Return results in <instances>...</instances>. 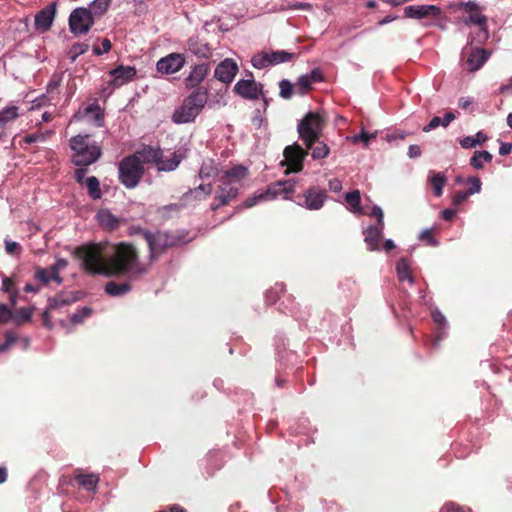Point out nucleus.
I'll return each instance as SVG.
<instances>
[{
	"instance_id": "e433bc0d",
	"label": "nucleus",
	"mask_w": 512,
	"mask_h": 512,
	"mask_svg": "<svg viewBox=\"0 0 512 512\" xmlns=\"http://www.w3.org/2000/svg\"><path fill=\"white\" fill-rule=\"evenodd\" d=\"M77 479L79 484L89 491L94 490L99 482L98 476L94 474L78 475Z\"/></svg>"
},
{
	"instance_id": "9b49d317",
	"label": "nucleus",
	"mask_w": 512,
	"mask_h": 512,
	"mask_svg": "<svg viewBox=\"0 0 512 512\" xmlns=\"http://www.w3.org/2000/svg\"><path fill=\"white\" fill-rule=\"evenodd\" d=\"M185 57L180 53H171L158 60L157 71L162 74H173L180 71L185 65Z\"/></svg>"
},
{
	"instance_id": "39448f33",
	"label": "nucleus",
	"mask_w": 512,
	"mask_h": 512,
	"mask_svg": "<svg viewBox=\"0 0 512 512\" xmlns=\"http://www.w3.org/2000/svg\"><path fill=\"white\" fill-rule=\"evenodd\" d=\"M294 189V183L290 181H279L270 185L265 191L257 192L248 197L244 201L243 207L251 208L259 202L273 200L280 195L283 196V198L288 199L290 194L294 192Z\"/></svg>"
},
{
	"instance_id": "864d4df0",
	"label": "nucleus",
	"mask_w": 512,
	"mask_h": 512,
	"mask_svg": "<svg viewBox=\"0 0 512 512\" xmlns=\"http://www.w3.org/2000/svg\"><path fill=\"white\" fill-rule=\"evenodd\" d=\"M469 195H471V194L468 191L467 192H463V191L457 192L452 199V203L454 205H460L467 199V197Z\"/></svg>"
},
{
	"instance_id": "5fc2aeb1",
	"label": "nucleus",
	"mask_w": 512,
	"mask_h": 512,
	"mask_svg": "<svg viewBox=\"0 0 512 512\" xmlns=\"http://www.w3.org/2000/svg\"><path fill=\"white\" fill-rule=\"evenodd\" d=\"M461 9H463L466 13L470 14L479 10L478 5L473 1H468L466 3L461 4Z\"/></svg>"
},
{
	"instance_id": "6ab92c4d",
	"label": "nucleus",
	"mask_w": 512,
	"mask_h": 512,
	"mask_svg": "<svg viewBox=\"0 0 512 512\" xmlns=\"http://www.w3.org/2000/svg\"><path fill=\"white\" fill-rule=\"evenodd\" d=\"M209 72L207 64L195 65L190 71L189 75L185 78L184 82L187 88L197 87L206 78Z\"/></svg>"
},
{
	"instance_id": "dca6fc26",
	"label": "nucleus",
	"mask_w": 512,
	"mask_h": 512,
	"mask_svg": "<svg viewBox=\"0 0 512 512\" xmlns=\"http://www.w3.org/2000/svg\"><path fill=\"white\" fill-rule=\"evenodd\" d=\"M234 91L243 98L257 99L261 93V85L253 79H242L235 84Z\"/></svg>"
},
{
	"instance_id": "4c0bfd02",
	"label": "nucleus",
	"mask_w": 512,
	"mask_h": 512,
	"mask_svg": "<svg viewBox=\"0 0 512 512\" xmlns=\"http://www.w3.org/2000/svg\"><path fill=\"white\" fill-rule=\"evenodd\" d=\"M313 81L310 79V77L305 74L298 78V81L295 85V89L299 94H305L312 86Z\"/></svg>"
},
{
	"instance_id": "c756f323",
	"label": "nucleus",
	"mask_w": 512,
	"mask_h": 512,
	"mask_svg": "<svg viewBox=\"0 0 512 512\" xmlns=\"http://www.w3.org/2000/svg\"><path fill=\"white\" fill-rule=\"evenodd\" d=\"M396 271L399 281H408L413 284L414 279L411 275L410 266L406 259H400L396 264Z\"/></svg>"
},
{
	"instance_id": "a19ab883",
	"label": "nucleus",
	"mask_w": 512,
	"mask_h": 512,
	"mask_svg": "<svg viewBox=\"0 0 512 512\" xmlns=\"http://www.w3.org/2000/svg\"><path fill=\"white\" fill-rule=\"evenodd\" d=\"M87 50H88L87 44L76 43L71 47V49L69 51V56L72 61H75L78 56L84 54Z\"/></svg>"
},
{
	"instance_id": "37998d69",
	"label": "nucleus",
	"mask_w": 512,
	"mask_h": 512,
	"mask_svg": "<svg viewBox=\"0 0 512 512\" xmlns=\"http://www.w3.org/2000/svg\"><path fill=\"white\" fill-rule=\"evenodd\" d=\"M5 251L9 255H19L21 252V245L18 242L5 239Z\"/></svg>"
},
{
	"instance_id": "4d7b16f0",
	"label": "nucleus",
	"mask_w": 512,
	"mask_h": 512,
	"mask_svg": "<svg viewBox=\"0 0 512 512\" xmlns=\"http://www.w3.org/2000/svg\"><path fill=\"white\" fill-rule=\"evenodd\" d=\"M11 317V311L5 304H0V321L6 322Z\"/></svg>"
},
{
	"instance_id": "09e8293b",
	"label": "nucleus",
	"mask_w": 512,
	"mask_h": 512,
	"mask_svg": "<svg viewBox=\"0 0 512 512\" xmlns=\"http://www.w3.org/2000/svg\"><path fill=\"white\" fill-rule=\"evenodd\" d=\"M33 307L21 308L17 311V317L22 321H29L33 314Z\"/></svg>"
},
{
	"instance_id": "49530a36",
	"label": "nucleus",
	"mask_w": 512,
	"mask_h": 512,
	"mask_svg": "<svg viewBox=\"0 0 512 512\" xmlns=\"http://www.w3.org/2000/svg\"><path fill=\"white\" fill-rule=\"evenodd\" d=\"M467 183L469 184L468 192L471 195L481 191V181L478 177H469Z\"/></svg>"
},
{
	"instance_id": "e2e57ef3",
	"label": "nucleus",
	"mask_w": 512,
	"mask_h": 512,
	"mask_svg": "<svg viewBox=\"0 0 512 512\" xmlns=\"http://www.w3.org/2000/svg\"><path fill=\"white\" fill-rule=\"evenodd\" d=\"M512 151V143L502 142L499 148V154L502 156L508 155Z\"/></svg>"
},
{
	"instance_id": "ddd939ff",
	"label": "nucleus",
	"mask_w": 512,
	"mask_h": 512,
	"mask_svg": "<svg viewBox=\"0 0 512 512\" xmlns=\"http://www.w3.org/2000/svg\"><path fill=\"white\" fill-rule=\"evenodd\" d=\"M237 72V63L231 58H226L217 65L214 71V76L223 83H231Z\"/></svg>"
},
{
	"instance_id": "20e7f679",
	"label": "nucleus",
	"mask_w": 512,
	"mask_h": 512,
	"mask_svg": "<svg viewBox=\"0 0 512 512\" xmlns=\"http://www.w3.org/2000/svg\"><path fill=\"white\" fill-rule=\"evenodd\" d=\"M325 126L324 118L315 112H309L298 123L297 131L299 138L304 142L306 148H312L319 139Z\"/></svg>"
},
{
	"instance_id": "0eeeda50",
	"label": "nucleus",
	"mask_w": 512,
	"mask_h": 512,
	"mask_svg": "<svg viewBox=\"0 0 512 512\" xmlns=\"http://www.w3.org/2000/svg\"><path fill=\"white\" fill-rule=\"evenodd\" d=\"M283 155L284 160L281 164L287 167L286 174L302 171L303 161L307 156V152L298 143L287 146L283 151Z\"/></svg>"
},
{
	"instance_id": "603ef678",
	"label": "nucleus",
	"mask_w": 512,
	"mask_h": 512,
	"mask_svg": "<svg viewBox=\"0 0 512 512\" xmlns=\"http://www.w3.org/2000/svg\"><path fill=\"white\" fill-rule=\"evenodd\" d=\"M441 118L440 117H433L430 122L423 127L424 132H430L433 129H436L438 126H441Z\"/></svg>"
},
{
	"instance_id": "cd10ccee",
	"label": "nucleus",
	"mask_w": 512,
	"mask_h": 512,
	"mask_svg": "<svg viewBox=\"0 0 512 512\" xmlns=\"http://www.w3.org/2000/svg\"><path fill=\"white\" fill-rule=\"evenodd\" d=\"M21 115L20 109L15 105H8L0 110V127H5Z\"/></svg>"
},
{
	"instance_id": "2eb2a0df",
	"label": "nucleus",
	"mask_w": 512,
	"mask_h": 512,
	"mask_svg": "<svg viewBox=\"0 0 512 512\" xmlns=\"http://www.w3.org/2000/svg\"><path fill=\"white\" fill-rule=\"evenodd\" d=\"M186 155L187 153L185 149H178L167 154L163 153V157H161V160L157 164L158 170L168 172L175 170Z\"/></svg>"
},
{
	"instance_id": "a211bd4d",
	"label": "nucleus",
	"mask_w": 512,
	"mask_h": 512,
	"mask_svg": "<svg viewBox=\"0 0 512 512\" xmlns=\"http://www.w3.org/2000/svg\"><path fill=\"white\" fill-rule=\"evenodd\" d=\"M73 120H86L88 122H93L96 126H102L103 115L98 105L91 104L83 111H79L74 115Z\"/></svg>"
},
{
	"instance_id": "6e6552de",
	"label": "nucleus",
	"mask_w": 512,
	"mask_h": 512,
	"mask_svg": "<svg viewBox=\"0 0 512 512\" xmlns=\"http://www.w3.org/2000/svg\"><path fill=\"white\" fill-rule=\"evenodd\" d=\"M293 58V53L284 50L261 52L252 57L251 63L255 68L262 69L270 65L289 62Z\"/></svg>"
},
{
	"instance_id": "393cba45",
	"label": "nucleus",
	"mask_w": 512,
	"mask_h": 512,
	"mask_svg": "<svg viewBox=\"0 0 512 512\" xmlns=\"http://www.w3.org/2000/svg\"><path fill=\"white\" fill-rule=\"evenodd\" d=\"M465 25L474 24L480 27L479 38L481 41L488 38L487 31V17L483 15L480 10L469 14V17L464 20Z\"/></svg>"
},
{
	"instance_id": "2f4dec72",
	"label": "nucleus",
	"mask_w": 512,
	"mask_h": 512,
	"mask_svg": "<svg viewBox=\"0 0 512 512\" xmlns=\"http://www.w3.org/2000/svg\"><path fill=\"white\" fill-rule=\"evenodd\" d=\"M492 161V155L488 151H476L470 159V165L479 170L482 169L484 163Z\"/></svg>"
},
{
	"instance_id": "680f3d73",
	"label": "nucleus",
	"mask_w": 512,
	"mask_h": 512,
	"mask_svg": "<svg viewBox=\"0 0 512 512\" xmlns=\"http://www.w3.org/2000/svg\"><path fill=\"white\" fill-rule=\"evenodd\" d=\"M455 118L456 115L453 112H447L443 119H441V126L447 127Z\"/></svg>"
},
{
	"instance_id": "774afa93",
	"label": "nucleus",
	"mask_w": 512,
	"mask_h": 512,
	"mask_svg": "<svg viewBox=\"0 0 512 512\" xmlns=\"http://www.w3.org/2000/svg\"><path fill=\"white\" fill-rule=\"evenodd\" d=\"M307 75L310 77L313 83L322 81V74L318 69L313 70Z\"/></svg>"
},
{
	"instance_id": "de8ad7c7",
	"label": "nucleus",
	"mask_w": 512,
	"mask_h": 512,
	"mask_svg": "<svg viewBox=\"0 0 512 512\" xmlns=\"http://www.w3.org/2000/svg\"><path fill=\"white\" fill-rule=\"evenodd\" d=\"M102 48L94 46L93 52L95 55H102L103 53H107L111 50L112 44L108 38H104L101 43Z\"/></svg>"
},
{
	"instance_id": "f03ea898",
	"label": "nucleus",
	"mask_w": 512,
	"mask_h": 512,
	"mask_svg": "<svg viewBox=\"0 0 512 512\" xmlns=\"http://www.w3.org/2000/svg\"><path fill=\"white\" fill-rule=\"evenodd\" d=\"M208 101L206 91L196 90L185 97L182 103L175 108L171 120L175 124H187L194 122Z\"/></svg>"
},
{
	"instance_id": "f704fd0d",
	"label": "nucleus",
	"mask_w": 512,
	"mask_h": 512,
	"mask_svg": "<svg viewBox=\"0 0 512 512\" xmlns=\"http://www.w3.org/2000/svg\"><path fill=\"white\" fill-rule=\"evenodd\" d=\"M312 152L311 157L314 160L324 159L326 158L330 153V148L328 145L322 141H316L315 144L312 146Z\"/></svg>"
},
{
	"instance_id": "0e129e2a",
	"label": "nucleus",
	"mask_w": 512,
	"mask_h": 512,
	"mask_svg": "<svg viewBox=\"0 0 512 512\" xmlns=\"http://www.w3.org/2000/svg\"><path fill=\"white\" fill-rule=\"evenodd\" d=\"M421 154V149L418 145H410L409 148H408V156L410 158H416L418 156H420Z\"/></svg>"
},
{
	"instance_id": "412c9836",
	"label": "nucleus",
	"mask_w": 512,
	"mask_h": 512,
	"mask_svg": "<svg viewBox=\"0 0 512 512\" xmlns=\"http://www.w3.org/2000/svg\"><path fill=\"white\" fill-rule=\"evenodd\" d=\"M325 199V191L313 187L305 193V207L309 210H318L323 206Z\"/></svg>"
},
{
	"instance_id": "b1692460",
	"label": "nucleus",
	"mask_w": 512,
	"mask_h": 512,
	"mask_svg": "<svg viewBox=\"0 0 512 512\" xmlns=\"http://www.w3.org/2000/svg\"><path fill=\"white\" fill-rule=\"evenodd\" d=\"M133 156L139 157L138 160L140 164L155 163L157 165L158 162L161 160V157H163V151L160 148L147 146L138 151Z\"/></svg>"
},
{
	"instance_id": "bb28decb",
	"label": "nucleus",
	"mask_w": 512,
	"mask_h": 512,
	"mask_svg": "<svg viewBox=\"0 0 512 512\" xmlns=\"http://www.w3.org/2000/svg\"><path fill=\"white\" fill-rule=\"evenodd\" d=\"M96 218L99 224L108 230H114L119 226V220L107 209L100 210Z\"/></svg>"
},
{
	"instance_id": "a18cd8bd",
	"label": "nucleus",
	"mask_w": 512,
	"mask_h": 512,
	"mask_svg": "<svg viewBox=\"0 0 512 512\" xmlns=\"http://www.w3.org/2000/svg\"><path fill=\"white\" fill-rule=\"evenodd\" d=\"M90 314H91V309L89 307H83L80 311L71 315V321L74 324H78L84 318L88 317Z\"/></svg>"
},
{
	"instance_id": "72a5a7b5",
	"label": "nucleus",
	"mask_w": 512,
	"mask_h": 512,
	"mask_svg": "<svg viewBox=\"0 0 512 512\" xmlns=\"http://www.w3.org/2000/svg\"><path fill=\"white\" fill-rule=\"evenodd\" d=\"M487 140V136L479 131L475 136H467L460 140V145L462 148L469 149L474 148L477 145L484 143Z\"/></svg>"
},
{
	"instance_id": "338daca9",
	"label": "nucleus",
	"mask_w": 512,
	"mask_h": 512,
	"mask_svg": "<svg viewBox=\"0 0 512 512\" xmlns=\"http://www.w3.org/2000/svg\"><path fill=\"white\" fill-rule=\"evenodd\" d=\"M473 98H470V97H462L459 99L458 101V105L460 108L462 109H466L468 108L470 105L473 104Z\"/></svg>"
},
{
	"instance_id": "5701e85b",
	"label": "nucleus",
	"mask_w": 512,
	"mask_h": 512,
	"mask_svg": "<svg viewBox=\"0 0 512 512\" xmlns=\"http://www.w3.org/2000/svg\"><path fill=\"white\" fill-rule=\"evenodd\" d=\"M384 229V225L376 224L375 226H370L364 232L365 238L364 241L367 244L369 250L374 251L379 249V244L382 239V231Z\"/></svg>"
},
{
	"instance_id": "4be33fe9",
	"label": "nucleus",
	"mask_w": 512,
	"mask_h": 512,
	"mask_svg": "<svg viewBox=\"0 0 512 512\" xmlns=\"http://www.w3.org/2000/svg\"><path fill=\"white\" fill-rule=\"evenodd\" d=\"M55 16V8L54 5L49 6L43 10H41L36 16H35V27L37 30L41 32L47 31L54 20Z\"/></svg>"
},
{
	"instance_id": "58836bf2",
	"label": "nucleus",
	"mask_w": 512,
	"mask_h": 512,
	"mask_svg": "<svg viewBox=\"0 0 512 512\" xmlns=\"http://www.w3.org/2000/svg\"><path fill=\"white\" fill-rule=\"evenodd\" d=\"M200 177L202 178H209L212 176H220L221 174L218 173L217 168L213 165V161H208L203 163L200 171H199Z\"/></svg>"
},
{
	"instance_id": "3c124183",
	"label": "nucleus",
	"mask_w": 512,
	"mask_h": 512,
	"mask_svg": "<svg viewBox=\"0 0 512 512\" xmlns=\"http://www.w3.org/2000/svg\"><path fill=\"white\" fill-rule=\"evenodd\" d=\"M374 135L373 134H367L365 132H362L361 134L359 135H356L354 137H352V142L353 143H358V142H363L365 146L368 145L369 141L371 138H373Z\"/></svg>"
},
{
	"instance_id": "aec40b11",
	"label": "nucleus",
	"mask_w": 512,
	"mask_h": 512,
	"mask_svg": "<svg viewBox=\"0 0 512 512\" xmlns=\"http://www.w3.org/2000/svg\"><path fill=\"white\" fill-rule=\"evenodd\" d=\"M248 175V169L245 166L237 165L228 170H225L219 176V180L229 185L238 183L245 179Z\"/></svg>"
},
{
	"instance_id": "c03bdc74",
	"label": "nucleus",
	"mask_w": 512,
	"mask_h": 512,
	"mask_svg": "<svg viewBox=\"0 0 512 512\" xmlns=\"http://www.w3.org/2000/svg\"><path fill=\"white\" fill-rule=\"evenodd\" d=\"M35 279L42 282L43 284H48L51 280V268L49 269H38L35 272Z\"/></svg>"
},
{
	"instance_id": "f257e3e1",
	"label": "nucleus",
	"mask_w": 512,
	"mask_h": 512,
	"mask_svg": "<svg viewBox=\"0 0 512 512\" xmlns=\"http://www.w3.org/2000/svg\"><path fill=\"white\" fill-rule=\"evenodd\" d=\"M74 254L81 261L82 268L92 275H125L129 279H136L147 272V268L139 262L137 249L126 242L88 243L77 247Z\"/></svg>"
},
{
	"instance_id": "473e14b6",
	"label": "nucleus",
	"mask_w": 512,
	"mask_h": 512,
	"mask_svg": "<svg viewBox=\"0 0 512 512\" xmlns=\"http://www.w3.org/2000/svg\"><path fill=\"white\" fill-rule=\"evenodd\" d=\"M345 200L349 206L350 211L353 213L363 214L362 208L360 206V191L354 190L345 195Z\"/></svg>"
},
{
	"instance_id": "7c9ffc66",
	"label": "nucleus",
	"mask_w": 512,
	"mask_h": 512,
	"mask_svg": "<svg viewBox=\"0 0 512 512\" xmlns=\"http://www.w3.org/2000/svg\"><path fill=\"white\" fill-rule=\"evenodd\" d=\"M131 290L129 283H116L108 282L105 286V291L111 296H121L128 293Z\"/></svg>"
},
{
	"instance_id": "a878e982",
	"label": "nucleus",
	"mask_w": 512,
	"mask_h": 512,
	"mask_svg": "<svg viewBox=\"0 0 512 512\" xmlns=\"http://www.w3.org/2000/svg\"><path fill=\"white\" fill-rule=\"evenodd\" d=\"M488 57L489 54L484 49H477L473 51L467 59L468 69L470 71L478 70L486 62Z\"/></svg>"
},
{
	"instance_id": "79ce46f5",
	"label": "nucleus",
	"mask_w": 512,
	"mask_h": 512,
	"mask_svg": "<svg viewBox=\"0 0 512 512\" xmlns=\"http://www.w3.org/2000/svg\"><path fill=\"white\" fill-rule=\"evenodd\" d=\"M280 96L289 99L292 96L293 86L288 80H281L279 83Z\"/></svg>"
},
{
	"instance_id": "ea45409f",
	"label": "nucleus",
	"mask_w": 512,
	"mask_h": 512,
	"mask_svg": "<svg viewBox=\"0 0 512 512\" xmlns=\"http://www.w3.org/2000/svg\"><path fill=\"white\" fill-rule=\"evenodd\" d=\"M51 130H47L45 132H35L30 135L25 136L24 141L28 144L36 143V142H44L48 137L52 135Z\"/></svg>"
},
{
	"instance_id": "4468645a",
	"label": "nucleus",
	"mask_w": 512,
	"mask_h": 512,
	"mask_svg": "<svg viewBox=\"0 0 512 512\" xmlns=\"http://www.w3.org/2000/svg\"><path fill=\"white\" fill-rule=\"evenodd\" d=\"M136 69L133 66L119 65L115 69L110 71L112 77L111 85L114 87L123 86L132 81L136 76Z\"/></svg>"
},
{
	"instance_id": "7ed1b4c3",
	"label": "nucleus",
	"mask_w": 512,
	"mask_h": 512,
	"mask_svg": "<svg viewBox=\"0 0 512 512\" xmlns=\"http://www.w3.org/2000/svg\"><path fill=\"white\" fill-rule=\"evenodd\" d=\"M73 151L72 161L77 166H88L96 162L101 154V147L90 140L89 135H77L70 139Z\"/></svg>"
},
{
	"instance_id": "1a4fd4ad",
	"label": "nucleus",
	"mask_w": 512,
	"mask_h": 512,
	"mask_svg": "<svg viewBox=\"0 0 512 512\" xmlns=\"http://www.w3.org/2000/svg\"><path fill=\"white\" fill-rule=\"evenodd\" d=\"M150 249V259H156L166 248L175 244L174 239L166 232L143 233Z\"/></svg>"
},
{
	"instance_id": "423d86ee",
	"label": "nucleus",
	"mask_w": 512,
	"mask_h": 512,
	"mask_svg": "<svg viewBox=\"0 0 512 512\" xmlns=\"http://www.w3.org/2000/svg\"><path fill=\"white\" fill-rule=\"evenodd\" d=\"M139 157L133 155L125 157L119 164V179L127 188H134L138 185L144 173L143 165Z\"/></svg>"
},
{
	"instance_id": "c85d7f7f",
	"label": "nucleus",
	"mask_w": 512,
	"mask_h": 512,
	"mask_svg": "<svg viewBox=\"0 0 512 512\" xmlns=\"http://www.w3.org/2000/svg\"><path fill=\"white\" fill-rule=\"evenodd\" d=\"M428 180L433 186L435 196L440 197L443 193V188L447 182V177L445 176V174L442 172H430Z\"/></svg>"
},
{
	"instance_id": "c9c22d12",
	"label": "nucleus",
	"mask_w": 512,
	"mask_h": 512,
	"mask_svg": "<svg viewBox=\"0 0 512 512\" xmlns=\"http://www.w3.org/2000/svg\"><path fill=\"white\" fill-rule=\"evenodd\" d=\"M85 185L88 189L89 195L93 199L101 198L100 183H99V180L95 176L86 178Z\"/></svg>"
},
{
	"instance_id": "13d9d810",
	"label": "nucleus",
	"mask_w": 512,
	"mask_h": 512,
	"mask_svg": "<svg viewBox=\"0 0 512 512\" xmlns=\"http://www.w3.org/2000/svg\"><path fill=\"white\" fill-rule=\"evenodd\" d=\"M371 215L377 218V224L384 225L383 211L379 206H373Z\"/></svg>"
},
{
	"instance_id": "f3484780",
	"label": "nucleus",
	"mask_w": 512,
	"mask_h": 512,
	"mask_svg": "<svg viewBox=\"0 0 512 512\" xmlns=\"http://www.w3.org/2000/svg\"><path fill=\"white\" fill-rule=\"evenodd\" d=\"M238 194V188L232 185H229L225 182H222V185L219 186L217 195L215 197V203L212 205V209L216 210L219 207L228 204L231 200H233Z\"/></svg>"
},
{
	"instance_id": "bf43d9fd",
	"label": "nucleus",
	"mask_w": 512,
	"mask_h": 512,
	"mask_svg": "<svg viewBox=\"0 0 512 512\" xmlns=\"http://www.w3.org/2000/svg\"><path fill=\"white\" fill-rule=\"evenodd\" d=\"M420 239L427 240L431 245H437L436 240L433 238L430 230H425L420 234Z\"/></svg>"
},
{
	"instance_id": "f8f14e48",
	"label": "nucleus",
	"mask_w": 512,
	"mask_h": 512,
	"mask_svg": "<svg viewBox=\"0 0 512 512\" xmlns=\"http://www.w3.org/2000/svg\"><path fill=\"white\" fill-rule=\"evenodd\" d=\"M441 14V8L436 5H411L404 8V16L411 19H436Z\"/></svg>"
},
{
	"instance_id": "9d476101",
	"label": "nucleus",
	"mask_w": 512,
	"mask_h": 512,
	"mask_svg": "<svg viewBox=\"0 0 512 512\" xmlns=\"http://www.w3.org/2000/svg\"><path fill=\"white\" fill-rule=\"evenodd\" d=\"M91 12L86 8H76L69 17L70 30L74 34H86L93 25Z\"/></svg>"
},
{
	"instance_id": "6e6d98bb",
	"label": "nucleus",
	"mask_w": 512,
	"mask_h": 512,
	"mask_svg": "<svg viewBox=\"0 0 512 512\" xmlns=\"http://www.w3.org/2000/svg\"><path fill=\"white\" fill-rule=\"evenodd\" d=\"M14 287V281L9 277H3L1 290L5 293L11 292Z\"/></svg>"
},
{
	"instance_id": "8fccbe9b",
	"label": "nucleus",
	"mask_w": 512,
	"mask_h": 512,
	"mask_svg": "<svg viewBox=\"0 0 512 512\" xmlns=\"http://www.w3.org/2000/svg\"><path fill=\"white\" fill-rule=\"evenodd\" d=\"M212 192V185L206 184V185H199L194 191L193 194L195 197H199L200 193H203L204 196L210 195Z\"/></svg>"
},
{
	"instance_id": "052dcab7",
	"label": "nucleus",
	"mask_w": 512,
	"mask_h": 512,
	"mask_svg": "<svg viewBox=\"0 0 512 512\" xmlns=\"http://www.w3.org/2000/svg\"><path fill=\"white\" fill-rule=\"evenodd\" d=\"M87 172V169L86 168H79L76 170L75 172V178L77 180L78 183L80 184H85V174Z\"/></svg>"
},
{
	"instance_id": "69168bd1",
	"label": "nucleus",
	"mask_w": 512,
	"mask_h": 512,
	"mask_svg": "<svg viewBox=\"0 0 512 512\" xmlns=\"http://www.w3.org/2000/svg\"><path fill=\"white\" fill-rule=\"evenodd\" d=\"M329 188L334 192H339L342 189L341 181L334 178L329 181Z\"/></svg>"
}]
</instances>
